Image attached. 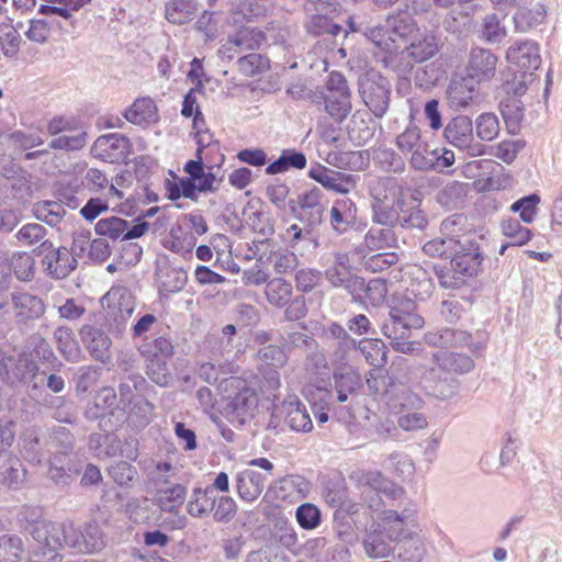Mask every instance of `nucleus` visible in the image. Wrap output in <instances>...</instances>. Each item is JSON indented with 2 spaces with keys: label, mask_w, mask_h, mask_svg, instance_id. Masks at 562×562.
I'll use <instances>...</instances> for the list:
<instances>
[{
  "label": "nucleus",
  "mask_w": 562,
  "mask_h": 562,
  "mask_svg": "<svg viewBox=\"0 0 562 562\" xmlns=\"http://www.w3.org/2000/svg\"><path fill=\"white\" fill-rule=\"evenodd\" d=\"M29 532L42 546V554L46 558L43 562H60L61 555L57 551L63 548L92 554L106 544V537L94 520L87 522L83 528L76 527L72 521L56 524L36 520L30 525Z\"/></svg>",
  "instance_id": "nucleus-1"
},
{
  "label": "nucleus",
  "mask_w": 562,
  "mask_h": 562,
  "mask_svg": "<svg viewBox=\"0 0 562 562\" xmlns=\"http://www.w3.org/2000/svg\"><path fill=\"white\" fill-rule=\"evenodd\" d=\"M416 303L404 296H396L390 307V319L384 323L383 334L391 340L390 344L395 351L402 353H414L417 348L415 342L409 340L412 329H419L424 326V318L416 313Z\"/></svg>",
  "instance_id": "nucleus-2"
},
{
  "label": "nucleus",
  "mask_w": 562,
  "mask_h": 562,
  "mask_svg": "<svg viewBox=\"0 0 562 562\" xmlns=\"http://www.w3.org/2000/svg\"><path fill=\"white\" fill-rule=\"evenodd\" d=\"M384 532L391 541L404 542L413 547L412 552H405L404 559L412 562H418L424 554V548L420 539L417 537L416 512L413 508L405 507L401 513L393 509L383 510L380 515Z\"/></svg>",
  "instance_id": "nucleus-3"
},
{
  "label": "nucleus",
  "mask_w": 562,
  "mask_h": 562,
  "mask_svg": "<svg viewBox=\"0 0 562 562\" xmlns=\"http://www.w3.org/2000/svg\"><path fill=\"white\" fill-rule=\"evenodd\" d=\"M350 479L359 490L362 503L372 510H380L383 506L382 495L391 501L401 499L405 495L403 487L376 470H359Z\"/></svg>",
  "instance_id": "nucleus-4"
},
{
  "label": "nucleus",
  "mask_w": 562,
  "mask_h": 562,
  "mask_svg": "<svg viewBox=\"0 0 562 562\" xmlns=\"http://www.w3.org/2000/svg\"><path fill=\"white\" fill-rule=\"evenodd\" d=\"M451 270L448 273L440 272V284L446 289H458L470 278L475 277L482 265V254L477 245L473 243L461 244L451 255Z\"/></svg>",
  "instance_id": "nucleus-5"
},
{
  "label": "nucleus",
  "mask_w": 562,
  "mask_h": 562,
  "mask_svg": "<svg viewBox=\"0 0 562 562\" xmlns=\"http://www.w3.org/2000/svg\"><path fill=\"white\" fill-rule=\"evenodd\" d=\"M0 376L11 385L27 384L37 390L45 383V373L26 355L11 356L0 352Z\"/></svg>",
  "instance_id": "nucleus-6"
},
{
  "label": "nucleus",
  "mask_w": 562,
  "mask_h": 562,
  "mask_svg": "<svg viewBox=\"0 0 562 562\" xmlns=\"http://www.w3.org/2000/svg\"><path fill=\"white\" fill-rule=\"evenodd\" d=\"M34 252L42 259L45 273L55 280L67 278L78 266V260L66 247H54L50 240H44Z\"/></svg>",
  "instance_id": "nucleus-7"
},
{
  "label": "nucleus",
  "mask_w": 562,
  "mask_h": 562,
  "mask_svg": "<svg viewBox=\"0 0 562 562\" xmlns=\"http://www.w3.org/2000/svg\"><path fill=\"white\" fill-rule=\"evenodd\" d=\"M419 371L418 384L426 395L445 401L458 393L459 381L441 366L422 367Z\"/></svg>",
  "instance_id": "nucleus-8"
},
{
  "label": "nucleus",
  "mask_w": 562,
  "mask_h": 562,
  "mask_svg": "<svg viewBox=\"0 0 562 562\" xmlns=\"http://www.w3.org/2000/svg\"><path fill=\"white\" fill-rule=\"evenodd\" d=\"M359 91L364 103L375 116L382 117L386 113L391 85L385 77L376 72L364 75L360 79Z\"/></svg>",
  "instance_id": "nucleus-9"
},
{
  "label": "nucleus",
  "mask_w": 562,
  "mask_h": 562,
  "mask_svg": "<svg viewBox=\"0 0 562 562\" xmlns=\"http://www.w3.org/2000/svg\"><path fill=\"white\" fill-rule=\"evenodd\" d=\"M443 137L452 146L467 150L472 156H481L485 153L483 144L474 142L473 122L467 115L452 117L443 130Z\"/></svg>",
  "instance_id": "nucleus-10"
},
{
  "label": "nucleus",
  "mask_w": 562,
  "mask_h": 562,
  "mask_svg": "<svg viewBox=\"0 0 562 562\" xmlns=\"http://www.w3.org/2000/svg\"><path fill=\"white\" fill-rule=\"evenodd\" d=\"M322 190L313 187L300 193L296 200L290 201V207L293 212H296V207H299L296 218L311 229H315L323 222L325 207L322 203Z\"/></svg>",
  "instance_id": "nucleus-11"
},
{
  "label": "nucleus",
  "mask_w": 562,
  "mask_h": 562,
  "mask_svg": "<svg viewBox=\"0 0 562 562\" xmlns=\"http://www.w3.org/2000/svg\"><path fill=\"white\" fill-rule=\"evenodd\" d=\"M130 147V139L126 136L117 133L106 134L94 140L91 155L105 162L119 164L128 158Z\"/></svg>",
  "instance_id": "nucleus-12"
},
{
  "label": "nucleus",
  "mask_w": 562,
  "mask_h": 562,
  "mask_svg": "<svg viewBox=\"0 0 562 562\" xmlns=\"http://www.w3.org/2000/svg\"><path fill=\"white\" fill-rule=\"evenodd\" d=\"M509 64L516 66L522 74L532 77L533 71L541 65L540 48L538 43L525 40L512 44L506 52Z\"/></svg>",
  "instance_id": "nucleus-13"
},
{
  "label": "nucleus",
  "mask_w": 562,
  "mask_h": 562,
  "mask_svg": "<svg viewBox=\"0 0 562 562\" xmlns=\"http://www.w3.org/2000/svg\"><path fill=\"white\" fill-rule=\"evenodd\" d=\"M102 306L119 324L125 323L133 314L135 301L124 286H112L101 300Z\"/></svg>",
  "instance_id": "nucleus-14"
},
{
  "label": "nucleus",
  "mask_w": 562,
  "mask_h": 562,
  "mask_svg": "<svg viewBox=\"0 0 562 562\" xmlns=\"http://www.w3.org/2000/svg\"><path fill=\"white\" fill-rule=\"evenodd\" d=\"M477 95L476 82L468 77H459L450 81L446 91V102L452 111H462L470 108Z\"/></svg>",
  "instance_id": "nucleus-15"
},
{
  "label": "nucleus",
  "mask_w": 562,
  "mask_h": 562,
  "mask_svg": "<svg viewBox=\"0 0 562 562\" xmlns=\"http://www.w3.org/2000/svg\"><path fill=\"white\" fill-rule=\"evenodd\" d=\"M498 58L491 50L475 47L471 49L468 63V78L480 83L490 81L496 72Z\"/></svg>",
  "instance_id": "nucleus-16"
},
{
  "label": "nucleus",
  "mask_w": 562,
  "mask_h": 562,
  "mask_svg": "<svg viewBox=\"0 0 562 562\" xmlns=\"http://www.w3.org/2000/svg\"><path fill=\"white\" fill-rule=\"evenodd\" d=\"M308 176L325 189L340 194L349 193L357 183L353 175L336 171L324 166L311 168Z\"/></svg>",
  "instance_id": "nucleus-17"
},
{
  "label": "nucleus",
  "mask_w": 562,
  "mask_h": 562,
  "mask_svg": "<svg viewBox=\"0 0 562 562\" xmlns=\"http://www.w3.org/2000/svg\"><path fill=\"white\" fill-rule=\"evenodd\" d=\"M79 335L94 360L102 363L110 362L112 358V340L101 328L83 325L79 330Z\"/></svg>",
  "instance_id": "nucleus-18"
},
{
  "label": "nucleus",
  "mask_w": 562,
  "mask_h": 562,
  "mask_svg": "<svg viewBox=\"0 0 562 562\" xmlns=\"http://www.w3.org/2000/svg\"><path fill=\"white\" fill-rule=\"evenodd\" d=\"M439 48V38L432 32L419 29L402 53H406L414 63H423L432 58Z\"/></svg>",
  "instance_id": "nucleus-19"
},
{
  "label": "nucleus",
  "mask_w": 562,
  "mask_h": 562,
  "mask_svg": "<svg viewBox=\"0 0 562 562\" xmlns=\"http://www.w3.org/2000/svg\"><path fill=\"white\" fill-rule=\"evenodd\" d=\"M348 262L347 255L337 254L333 266L326 269L325 276L334 286H345L353 294L358 289L363 288L364 280L351 273Z\"/></svg>",
  "instance_id": "nucleus-20"
},
{
  "label": "nucleus",
  "mask_w": 562,
  "mask_h": 562,
  "mask_svg": "<svg viewBox=\"0 0 562 562\" xmlns=\"http://www.w3.org/2000/svg\"><path fill=\"white\" fill-rule=\"evenodd\" d=\"M187 271L180 267L164 263L156 269V283L161 296L180 292L187 284Z\"/></svg>",
  "instance_id": "nucleus-21"
},
{
  "label": "nucleus",
  "mask_w": 562,
  "mask_h": 562,
  "mask_svg": "<svg viewBox=\"0 0 562 562\" xmlns=\"http://www.w3.org/2000/svg\"><path fill=\"white\" fill-rule=\"evenodd\" d=\"M22 454L32 463H42L48 453L49 437L47 431H41L35 428L26 429L22 437Z\"/></svg>",
  "instance_id": "nucleus-22"
},
{
  "label": "nucleus",
  "mask_w": 562,
  "mask_h": 562,
  "mask_svg": "<svg viewBox=\"0 0 562 562\" xmlns=\"http://www.w3.org/2000/svg\"><path fill=\"white\" fill-rule=\"evenodd\" d=\"M10 299L18 322L37 319L45 313L44 301L34 294L14 291Z\"/></svg>",
  "instance_id": "nucleus-23"
},
{
  "label": "nucleus",
  "mask_w": 562,
  "mask_h": 562,
  "mask_svg": "<svg viewBox=\"0 0 562 562\" xmlns=\"http://www.w3.org/2000/svg\"><path fill=\"white\" fill-rule=\"evenodd\" d=\"M271 490L279 499L297 502L307 497L311 483L301 475L292 474L276 481Z\"/></svg>",
  "instance_id": "nucleus-24"
},
{
  "label": "nucleus",
  "mask_w": 562,
  "mask_h": 562,
  "mask_svg": "<svg viewBox=\"0 0 562 562\" xmlns=\"http://www.w3.org/2000/svg\"><path fill=\"white\" fill-rule=\"evenodd\" d=\"M238 390L239 391L234 396L228 397L225 412L227 416L244 423L256 409L258 398L255 391L246 385H243V387Z\"/></svg>",
  "instance_id": "nucleus-25"
},
{
  "label": "nucleus",
  "mask_w": 562,
  "mask_h": 562,
  "mask_svg": "<svg viewBox=\"0 0 562 562\" xmlns=\"http://www.w3.org/2000/svg\"><path fill=\"white\" fill-rule=\"evenodd\" d=\"M398 215L397 225L401 227L424 228L427 224L423 211L418 210L415 202L408 199L403 191L392 201Z\"/></svg>",
  "instance_id": "nucleus-26"
},
{
  "label": "nucleus",
  "mask_w": 562,
  "mask_h": 562,
  "mask_svg": "<svg viewBox=\"0 0 562 562\" xmlns=\"http://www.w3.org/2000/svg\"><path fill=\"white\" fill-rule=\"evenodd\" d=\"M387 26L393 34L397 52H402L419 30L414 19L406 12L390 15Z\"/></svg>",
  "instance_id": "nucleus-27"
},
{
  "label": "nucleus",
  "mask_w": 562,
  "mask_h": 562,
  "mask_svg": "<svg viewBox=\"0 0 562 562\" xmlns=\"http://www.w3.org/2000/svg\"><path fill=\"white\" fill-rule=\"evenodd\" d=\"M267 481V475L257 471L246 469L238 473L236 477V487L241 499L252 502L262 493Z\"/></svg>",
  "instance_id": "nucleus-28"
},
{
  "label": "nucleus",
  "mask_w": 562,
  "mask_h": 562,
  "mask_svg": "<svg viewBox=\"0 0 562 562\" xmlns=\"http://www.w3.org/2000/svg\"><path fill=\"white\" fill-rule=\"evenodd\" d=\"M26 479V470L19 458L10 454H0V483L11 487L18 488Z\"/></svg>",
  "instance_id": "nucleus-29"
},
{
  "label": "nucleus",
  "mask_w": 562,
  "mask_h": 562,
  "mask_svg": "<svg viewBox=\"0 0 562 562\" xmlns=\"http://www.w3.org/2000/svg\"><path fill=\"white\" fill-rule=\"evenodd\" d=\"M285 423L294 431L310 432L313 429L312 419L305 405L296 397H289L284 402Z\"/></svg>",
  "instance_id": "nucleus-30"
},
{
  "label": "nucleus",
  "mask_w": 562,
  "mask_h": 562,
  "mask_svg": "<svg viewBox=\"0 0 562 562\" xmlns=\"http://www.w3.org/2000/svg\"><path fill=\"white\" fill-rule=\"evenodd\" d=\"M215 503L216 496L213 495V487H195L188 501L187 512L194 518H204L212 513Z\"/></svg>",
  "instance_id": "nucleus-31"
},
{
  "label": "nucleus",
  "mask_w": 562,
  "mask_h": 562,
  "mask_svg": "<svg viewBox=\"0 0 562 562\" xmlns=\"http://www.w3.org/2000/svg\"><path fill=\"white\" fill-rule=\"evenodd\" d=\"M335 390L337 392V400L344 403L348 400L350 394L356 393L361 387V378L359 373L350 367H339L334 372Z\"/></svg>",
  "instance_id": "nucleus-32"
},
{
  "label": "nucleus",
  "mask_w": 562,
  "mask_h": 562,
  "mask_svg": "<svg viewBox=\"0 0 562 562\" xmlns=\"http://www.w3.org/2000/svg\"><path fill=\"white\" fill-rule=\"evenodd\" d=\"M184 171L193 177L198 192H215L218 189L222 179H217L212 168L205 171L203 162L200 160H189L184 166Z\"/></svg>",
  "instance_id": "nucleus-33"
},
{
  "label": "nucleus",
  "mask_w": 562,
  "mask_h": 562,
  "mask_svg": "<svg viewBox=\"0 0 562 562\" xmlns=\"http://www.w3.org/2000/svg\"><path fill=\"white\" fill-rule=\"evenodd\" d=\"M403 191L402 186L392 177H380L369 182V193L373 199L372 204L392 202Z\"/></svg>",
  "instance_id": "nucleus-34"
},
{
  "label": "nucleus",
  "mask_w": 562,
  "mask_h": 562,
  "mask_svg": "<svg viewBox=\"0 0 562 562\" xmlns=\"http://www.w3.org/2000/svg\"><path fill=\"white\" fill-rule=\"evenodd\" d=\"M432 363L441 366L449 373H467L474 367V362L469 356L443 350L432 353Z\"/></svg>",
  "instance_id": "nucleus-35"
},
{
  "label": "nucleus",
  "mask_w": 562,
  "mask_h": 562,
  "mask_svg": "<svg viewBox=\"0 0 562 562\" xmlns=\"http://www.w3.org/2000/svg\"><path fill=\"white\" fill-rule=\"evenodd\" d=\"M124 117L132 124L140 125L155 122L157 119V108L150 98H139L125 110Z\"/></svg>",
  "instance_id": "nucleus-36"
},
{
  "label": "nucleus",
  "mask_w": 562,
  "mask_h": 562,
  "mask_svg": "<svg viewBox=\"0 0 562 562\" xmlns=\"http://www.w3.org/2000/svg\"><path fill=\"white\" fill-rule=\"evenodd\" d=\"M77 472L74 467L72 458L67 459L65 456L49 457L48 459V479L56 485L65 486L72 481V473Z\"/></svg>",
  "instance_id": "nucleus-37"
},
{
  "label": "nucleus",
  "mask_w": 562,
  "mask_h": 562,
  "mask_svg": "<svg viewBox=\"0 0 562 562\" xmlns=\"http://www.w3.org/2000/svg\"><path fill=\"white\" fill-rule=\"evenodd\" d=\"M391 540L383 530L369 532L363 539V550L370 559H384L392 554Z\"/></svg>",
  "instance_id": "nucleus-38"
},
{
  "label": "nucleus",
  "mask_w": 562,
  "mask_h": 562,
  "mask_svg": "<svg viewBox=\"0 0 562 562\" xmlns=\"http://www.w3.org/2000/svg\"><path fill=\"white\" fill-rule=\"evenodd\" d=\"M47 435L49 437V457L57 454L65 456L67 459L72 458L74 436L66 427H54Z\"/></svg>",
  "instance_id": "nucleus-39"
},
{
  "label": "nucleus",
  "mask_w": 562,
  "mask_h": 562,
  "mask_svg": "<svg viewBox=\"0 0 562 562\" xmlns=\"http://www.w3.org/2000/svg\"><path fill=\"white\" fill-rule=\"evenodd\" d=\"M292 293V284L282 278L269 279L265 289L267 301L279 308L288 305L291 301Z\"/></svg>",
  "instance_id": "nucleus-40"
},
{
  "label": "nucleus",
  "mask_w": 562,
  "mask_h": 562,
  "mask_svg": "<svg viewBox=\"0 0 562 562\" xmlns=\"http://www.w3.org/2000/svg\"><path fill=\"white\" fill-rule=\"evenodd\" d=\"M306 157L303 153L295 149H284L280 157L266 168V173H283L291 168L301 170L306 167Z\"/></svg>",
  "instance_id": "nucleus-41"
},
{
  "label": "nucleus",
  "mask_w": 562,
  "mask_h": 562,
  "mask_svg": "<svg viewBox=\"0 0 562 562\" xmlns=\"http://www.w3.org/2000/svg\"><path fill=\"white\" fill-rule=\"evenodd\" d=\"M196 12L195 0H170L166 4V19L173 24H183L192 20Z\"/></svg>",
  "instance_id": "nucleus-42"
},
{
  "label": "nucleus",
  "mask_w": 562,
  "mask_h": 562,
  "mask_svg": "<svg viewBox=\"0 0 562 562\" xmlns=\"http://www.w3.org/2000/svg\"><path fill=\"white\" fill-rule=\"evenodd\" d=\"M54 338L59 352L66 360L77 362L80 359V348L72 329L65 326L57 327L54 331Z\"/></svg>",
  "instance_id": "nucleus-43"
},
{
  "label": "nucleus",
  "mask_w": 562,
  "mask_h": 562,
  "mask_svg": "<svg viewBox=\"0 0 562 562\" xmlns=\"http://www.w3.org/2000/svg\"><path fill=\"white\" fill-rule=\"evenodd\" d=\"M546 15L547 10L542 3H537L532 8H520L514 16L515 26L518 31L526 32L541 24Z\"/></svg>",
  "instance_id": "nucleus-44"
},
{
  "label": "nucleus",
  "mask_w": 562,
  "mask_h": 562,
  "mask_svg": "<svg viewBox=\"0 0 562 562\" xmlns=\"http://www.w3.org/2000/svg\"><path fill=\"white\" fill-rule=\"evenodd\" d=\"M33 214L38 221L49 226H56L66 215V210L59 202L41 201L34 204Z\"/></svg>",
  "instance_id": "nucleus-45"
},
{
  "label": "nucleus",
  "mask_w": 562,
  "mask_h": 562,
  "mask_svg": "<svg viewBox=\"0 0 562 562\" xmlns=\"http://www.w3.org/2000/svg\"><path fill=\"white\" fill-rule=\"evenodd\" d=\"M186 496V486L181 484H175L170 487L160 490L158 492L157 502L161 510L167 513H175L183 505Z\"/></svg>",
  "instance_id": "nucleus-46"
},
{
  "label": "nucleus",
  "mask_w": 562,
  "mask_h": 562,
  "mask_svg": "<svg viewBox=\"0 0 562 562\" xmlns=\"http://www.w3.org/2000/svg\"><path fill=\"white\" fill-rule=\"evenodd\" d=\"M502 116L510 133H516L524 117V104L518 98H506L499 104Z\"/></svg>",
  "instance_id": "nucleus-47"
},
{
  "label": "nucleus",
  "mask_w": 562,
  "mask_h": 562,
  "mask_svg": "<svg viewBox=\"0 0 562 562\" xmlns=\"http://www.w3.org/2000/svg\"><path fill=\"white\" fill-rule=\"evenodd\" d=\"M325 109L331 117L341 122L351 111L350 93L328 92L325 97Z\"/></svg>",
  "instance_id": "nucleus-48"
},
{
  "label": "nucleus",
  "mask_w": 562,
  "mask_h": 562,
  "mask_svg": "<svg viewBox=\"0 0 562 562\" xmlns=\"http://www.w3.org/2000/svg\"><path fill=\"white\" fill-rule=\"evenodd\" d=\"M9 263L18 280L29 282L34 279L35 259L30 254L15 252Z\"/></svg>",
  "instance_id": "nucleus-49"
},
{
  "label": "nucleus",
  "mask_w": 562,
  "mask_h": 562,
  "mask_svg": "<svg viewBox=\"0 0 562 562\" xmlns=\"http://www.w3.org/2000/svg\"><path fill=\"white\" fill-rule=\"evenodd\" d=\"M476 136L484 142L495 139L501 131L499 121L496 114L484 112L475 119Z\"/></svg>",
  "instance_id": "nucleus-50"
},
{
  "label": "nucleus",
  "mask_w": 562,
  "mask_h": 562,
  "mask_svg": "<svg viewBox=\"0 0 562 562\" xmlns=\"http://www.w3.org/2000/svg\"><path fill=\"white\" fill-rule=\"evenodd\" d=\"M267 260L277 274L290 273L299 265L296 255L289 249H278L271 251Z\"/></svg>",
  "instance_id": "nucleus-51"
},
{
  "label": "nucleus",
  "mask_w": 562,
  "mask_h": 562,
  "mask_svg": "<svg viewBox=\"0 0 562 562\" xmlns=\"http://www.w3.org/2000/svg\"><path fill=\"white\" fill-rule=\"evenodd\" d=\"M86 144L87 133L82 128L76 127L72 132L61 134L52 139L48 146L52 149L79 150L83 148Z\"/></svg>",
  "instance_id": "nucleus-52"
},
{
  "label": "nucleus",
  "mask_w": 562,
  "mask_h": 562,
  "mask_svg": "<svg viewBox=\"0 0 562 562\" xmlns=\"http://www.w3.org/2000/svg\"><path fill=\"white\" fill-rule=\"evenodd\" d=\"M22 25L21 22L15 26L9 23L0 24V45L3 54L8 57L15 56L20 49L21 36L18 29L22 27Z\"/></svg>",
  "instance_id": "nucleus-53"
},
{
  "label": "nucleus",
  "mask_w": 562,
  "mask_h": 562,
  "mask_svg": "<svg viewBox=\"0 0 562 562\" xmlns=\"http://www.w3.org/2000/svg\"><path fill=\"white\" fill-rule=\"evenodd\" d=\"M24 552L22 539L16 535L0 536V562H19Z\"/></svg>",
  "instance_id": "nucleus-54"
},
{
  "label": "nucleus",
  "mask_w": 562,
  "mask_h": 562,
  "mask_svg": "<svg viewBox=\"0 0 562 562\" xmlns=\"http://www.w3.org/2000/svg\"><path fill=\"white\" fill-rule=\"evenodd\" d=\"M396 236L391 227L371 228L364 237L366 246L371 250H380L396 245Z\"/></svg>",
  "instance_id": "nucleus-55"
},
{
  "label": "nucleus",
  "mask_w": 562,
  "mask_h": 562,
  "mask_svg": "<svg viewBox=\"0 0 562 562\" xmlns=\"http://www.w3.org/2000/svg\"><path fill=\"white\" fill-rule=\"evenodd\" d=\"M347 201H339L330 209L329 222L330 226L338 234L345 233L352 223L353 215Z\"/></svg>",
  "instance_id": "nucleus-56"
},
{
  "label": "nucleus",
  "mask_w": 562,
  "mask_h": 562,
  "mask_svg": "<svg viewBox=\"0 0 562 562\" xmlns=\"http://www.w3.org/2000/svg\"><path fill=\"white\" fill-rule=\"evenodd\" d=\"M359 350L373 367H381L386 361L385 347L381 340L363 339L359 342Z\"/></svg>",
  "instance_id": "nucleus-57"
},
{
  "label": "nucleus",
  "mask_w": 562,
  "mask_h": 562,
  "mask_svg": "<svg viewBox=\"0 0 562 562\" xmlns=\"http://www.w3.org/2000/svg\"><path fill=\"white\" fill-rule=\"evenodd\" d=\"M366 36L381 50L393 54L397 53V46L394 44V37L387 23L384 27L374 26L366 32Z\"/></svg>",
  "instance_id": "nucleus-58"
},
{
  "label": "nucleus",
  "mask_w": 562,
  "mask_h": 562,
  "mask_svg": "<svg viewBox=\"0 0 562 562\" xmlns=\"http://www.w3.org/2000/svg\"><path fill=\"white\" fill-rule=\"evenodd\" d=\"M482 38L487 43H501L506 36V29L501 24L499 18L492 13L484 16L481 27Z\"/></svg>",
  "instance_id": "nucleus-59"
},
{
  "label": "nucleus",
  "mask_w": 562,
  "mask_h": 562,
  "mask_svg": "<svg viewBox=\"0 0 562 562\" xmlns=\"http://www.w3.org/2000/svg\"><path fill=\"white\" fill-rule=\"evenodd\" d=\"M396 147L403 154H408L420 148L426 143L422 139L420 128L416 125H409L404 132L397 135Z\"/></svg>",
  "instance_id": "nucleus-60"
},
{
  "label": "nucleus",
  "mask_w": 562,
  "mask_h": 562,
  "mask_svg": "<svg viewBox=\"0 0 562 562\" xmlns=\"http://www.w3.org/2000/svg\"><path fill=\"white\" fill-rule=\"evenodd\" d=\"M127 226V221L116 216H111L100 220L95 225V232L98 235L109 237L113 240L119 238L123 239V235Z\"/></svg>",
  "instance_id": "nucleus-61"
},
{
  "label": "nucleus",
  "mask_w": 562,
  "mask_h": 562,
  "mask_svg": "<svg viewBox=\"0 0 562 562\" xmlns=\"http://www.w3.org/2000/svg\"><path fill=\"white\" fill-rule=\"evenodd\" d=\"M140 353L146 358L167 360L173 352L171 342L165 337H158L139 347Z\"/></svg>",
  "instance_id": "nucleus-62"
},
{
  "label": "nucleus",
  "mask_w": 562,
  "mask_h": 562,
  "mask_svg": "<svg viewBox=\"0 0 562 562\" xmlns=\"http://www.w3.org/2000/svg\"><path fill=\"white\" fill-rule=\"evenodd\" d=\"M503 234L510 239L509 246H522L531 238V232L527 227H522L517 220H506L502 222Z\"/></svg>",
  "instance_id": "nucleus-63"
},
{
  "label": "nucleus",
  "mask_w": 562,
  "mask_h": 562,
  "mask_svg": "<svg viewBox=\"0 0 562 562\" xmlns=\"http://www.w3.org/2000/svg\"><path fill=\"white\" fill-rule=\"evenodd\" d=\"M540 203V196L536 193L524 196L510 205V211L519 213L522 222L530 224L537 215V207Z\"/></svg>",
  "instance_id": "nucleus-64"
}]
</instances>
